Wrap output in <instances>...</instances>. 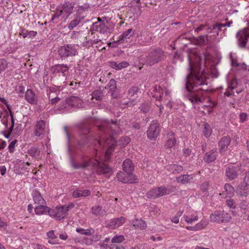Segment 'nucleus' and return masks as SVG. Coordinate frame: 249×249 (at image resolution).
Masks as SVG:
<instances>
[{
  "label": "nucleus",
  "instance_id": "1",
  "mask_svg": "<svg viewBox=\"0 0 249 249\" xmlns=\"http://www.w3.org/2000/svg\"><path fill=\"white\" fill-rule=\"evenodd\" d=\"M190 73L186 76L185 89L187 91L186 97L193 104L203 103L208 87L206 78L201 72L194 71L192 63L189 57Z\"/></svg>",
  "mask_w": 249,
  "mask_h": 249
},
{
  "label": "nucleus",
  "instance_id": "2",
  "mask_svg": "<svg viewBox=\"0 0 249 249\" xmlns=\"http://www.w3.org/2000/svg\"><path fill=\"white\" fill-rule=\"evenodd\" d=\"M71 164L74 169H85L90 166L97 167L96 172L99 175L108 174L112 171L111 168L105 162L101 163L95 159H89L85 156H82L79 164L76 163L71 156Z\"/></svg>",
  "mask_w": 249,
  "mask_h": 249
},
{
  "label": "nucleus",
  "instance_id": "3",
  "mask_svg": "<svg viewBox=\"0 0 249 249\" xmlns=\"http://www.w3.org/2000/svg\"><path fill=\"white\" fill-rule=\"evenodd\" d=\"M100 129L106 134L105 136H102L101 139L95 140V142H97L99 147H102L106 149L105 153V157L107 160L109 158V157L116 146V142L115 139L109 134V132L103 126H101Z\"/></svg>",
  "mask_w": 249,
  "mask_h": 249
},
{
  "label": "nucleus",
  "instance_id": "4",
  "mask_svg": "<svg viewBox=\"0 0 249 249\" xmlns=\"http://www.w3.org/2000/svg\"><path fill=\"white\" fill-rule=\"evenodd\" d=\"M165 58V52L160 48H157L150 51L147 55L141 56L139 61L143 65L151 66L160 62Z\"/></svg>",
  "mask_w": 249,
  "mask_h": 249
},
{
  "label": "nucleus",
  "instance_id": "5",
  "mask_svg": "<svg viewBox=\"0 0 249 249\" xmlns=\"http://www.w3.org/2000/svg\"><path fill=\"white\" fill-rule=\"evenodd\" d=\"M108 19H109L107 17H104L103 19L98 17V21L93 24L92 30L102 34L112 33L113 31V26L112 23L109 22Z\"/></svg>",
  "mask_w": 249,
  "mask_h": 249
},
{
  "label": "nucleus",
  "instance_id": "6",
  "mask_svg": "<svg viewBox=\"0 0 249 249\" xmlns=\"http://www.w3.org/2000/svg\"><path fill=\"white\" fill-rule=\"evenodd\" d=\"M58 53L61 58L75 56L78 54L77 48L74 44H69L60 47Z\"/></svg>",
  "mask_w": 249,
  "mask_h": 249
},
{
  "label": "nucleus",
  "instance_id": "7",
  "mask_svg": "<svg viewBox=\"0 0 249 249\" xmlns=\"http://www.w3.org/2000/svg\"><path fill=\"white\" fill-rule=\"evenodd\" d=\"M211 221L213 222L228 223L231 220L230 214L224 211H217L210 215Z\"/></svg>",
  "mask_w": 249,
  "mask_h": 249
},
{
  "label": "nucleus",
  "instance_id": "8",
  "mask_svg": "<svg viewBox=\"0 0 249 249\" xmlns=\"http://www.w3.org/2000/svg\"><path fill=\"white\" fill-rule=\"evenodd\" d=\"M152 97L156 100L164 101L170 100L169 92L165 88H162L160 86L155 85L153 88Z\"/></svg>",
  "mask_w": 249,
  "mask_h": 249
},
{
  "label": "nucleus",
  "instance_id": "9",
  "mask_svg": "<svg viewBox=\"0 0 249 249\" xmlns=\"http://www.w3.org/2000/svg\"><path fill=\"white\" fill-rule=\"evenodd\" d=\"M117 180L122 183L127 184H134L139 182V179L132 173H125L119 171L116 175Z\"/></svg>",
  "mask_w": 249,
  "mask_h": 249
},
{
  "label": "nucleus",
  "instance_id": "10",
  "mask_svg": "<svg viewBox=\"0 0 249 249\" xmlns=\"http://www.w3.org/2000/svg\"><path fill=\"white\" fill-rule=\"evenodd\" d=\"M160 129L159 121L156 120L152 121L147 130L148 138L151 140H155L159 135Z\"/></svg>",
  "mask_w": 249,
  "mask_h": 249
},
{
  "label": "nucleus",
  "instance_id": "11",
  "mask_svg": "<svg viewBox=\"0 0 249 249\" xmlns=\"http://www.w3.org/2000/svg\"><path fill=\"white\" fill-rule=\"evenodd\" d=\"M74 8L72 2H66L63 5H59L55 9L54 14L53 16H70Z\"/></svg>",
  "mask_w": 249,
  "mask_h": 249
},
{
  "label": "nucleus",
  "instance_id": "12",
  "mask_svg": "<svg viewBox=\"0 0 249 249\" xmlns=\"http://www.w3.org/2000/svg\"><path fill=\"white\" fill-rule=\"evenodd\" d=\"M167 193V189L165 187H156L150 189L146 194V197L149 199H156L165 196Z\"/></svg>",
  "mask_w": 249,
  "mask_h": 249
},
{
  "label": "nucleus",
  "instance_id": "13",
  "mask_svg": "<svg viewBox=\"0 0 249 249\" xmlns=\"http://www.w3.org/2000/svg\"><path fill=\"white\" fill-rule=\"evenodd\" d=\"M83 101L79 97L77 96H71L67 98L64 101L61 102L62 104L61 108H66L69 106L71 107H80L82 105Z\"/></svg>",
  "mask_w": 249,
  "mask_h": 249
},
{
  "label": "nucleus",
  "instance_id": "14",
  "mask_svg": "<svg viewBox=\"0 0 249 249\" xmlns=\"http://www.w3.org/2000/svg\"><path fill=\"white\" fill-rule=\"evenodd\" d=\"M63 206H57L50 209L49 215L51 217L54 218L57 220H60L67 215L66 211L65 210Z\"/></svg>",
  "mask_w": 249,
  "mask_h": 249
},
{
  "label": "nucleus",
  "instance_id": "15",
  "mask_svg": "<svg viewBox=\"0 0 249 249\" xmlns=\"http://www.w3.org/2000/svg\"><path fill=\"white\" fill-rule=\"evenodd\" d=\"M241 168L238 165H231L229 166L225 170L226 179L228 181H231L237 178Z\"/></svg>",
  "mask_w": 249,
  "mask_h": 249
},
{
  "label": "nucleus",
  "instance_id": "16",
  "mask_svg": "<svg viewBox=\"0 0 249 249\" xmlns=\"http://www.w3.org/2000/svg\"><path fill=\"white\" fill-rule=\"evenodd\" d=\"M127 92L130 100L126 104L130 107L135 105L138 98V95L141 93L140 89L137 86H132L128 90Z\"/></svg>",
  "mask_w": 249,
  "mask_h": 249
},
{
  "label": "nucleus",
  "instance_id": "17",
  "mask_svg": "<svg viewBox=\"0 0 249 249\" xmlns=\"http://www.w3.org/2000/svg\"><path fill=\"white\" fill-rule=\"evenodd\" d=\"M231 142L230 137L225 136L222 137L218 142L219 152L221 155H223L227 151L228 147Z\"/></svg>",
  "mask_w": 249,
  "mask_h": 249
},
{
  "label": "nucleus",
  "instance_id": "18",
  "mask_svg": "<svg viewBox=\"0 0 249 249\" xmlns=\"http://www.w3.org/2000/svg\"><path fill=\"white\" fill-rule=\"evenodd\" d=\"M237 43L241 48L245 47L247 40L249 39V33L244 31H239L236 34Z\"/></svg>",
  "mask_w": 249,
  "mask_h": 249
},
{
  "label": "nucleus",
  "instance_id": "19",
  "mask_svg": "<svg viewBox=\"0 0 249 249\" xmlns=\"http://www.w3.org/2000/svg\"><path fill=\"white\" fill-rule=\"evenodd\" d=\"M135 33V31L130 28L124 32L118 38V39L115 41L119 44L126 43L128 42L127 39H130L133 36Z\"/></svg>",
  "mask_w": 249,
  "mask_h": 249
},
{
  "label": "nucleus",
  "instance_id": "20",
  "mask_svg": "<svg viewBox=\"0 0 249 249\" xmlns=\"http://www.w3.org/2000/svg\"><path fill=\"white\" fill-rule=\"evenodd\" d=\"M217 156L218 152L217 149L216 148H213L205 154L203 157V160L205 162L210 163L215 160Z\"/></svg>",
  "mask_w": 249,
  "mask_h": 249
},
{
  "label": "nucleus",
  "instance_id": "21",
  "mask_svg": "<svg viewBox=\"0 0 249 249\" xmlns=\"http://www.w3.org/2000/svg\"><path fill=\"white\" fill-rule=\"evenodd\" d=\"M25 99L31 105H36L38 102V97L31 89H28L25 93Z\"/></svg>",
  "mask_w": 249,
  "mask_h": 249
},
{
  "label": "nucleus",
  "instance_id": "22",
  "mask_svg": "<svg viewBox=\"0 0 249 249\" xmlns=\"http://www.w3.org/2000/svg\"><path fill=\"white\" fill-rule=\"evenodd\" d=\"M46 122L44 120L38 121L35 127L34 134L36 137H40L44 133Z\"/></svg>",
  "mask_w": 249,
  "mask_h": 249
},
{
  "label": "nucleus",
  "instance_id": "23",
  "mask_svg": "<svg viewBox=\"0 0 249 249\" xmlns=\"http://www.w3.org/2000/svg\"><path fill=\"white\" fill-rule=\"evenodd\" d=\"M177 140L175 138V134L173 132H170L168 134L167 140L164 145L165 148L171 150V148L173 147L176 144Z\"/></svg>",
  "mask_w": 249,
  "mask_h": 249
},
{
  "label": "nucleus",
  "instance_id": "24",
  "mask_svg": "<svg viewBox=\"0 0 249 249\" xmlns=\"http://www.w3.org/2000/svg\"><path fill=\"white\" fill-rule=\"evenodd\" d=\"M134 164L129 159L125 160L122 165V168L125 173H133L134 170Z\"/></svg>",
  "mask_w": 249,
  "mask_h": 249
},
{
  "label": "nucleus",
  "instance_id": "25",
  "mask_svg": "<svg viewBox=\"0 0 249 249\" xmlns=\"http://www.w3.org/2000/svg\"><path fill=\"white\" fill-rule=\"evenodd\" d=\"M166 169L173 174H178L183 170V167L178 164H171L166 166Z\"/></svg>",
  "mask_w": 249,
  "mask_h": 249
},
{
  "label": "nucleus",
  "instance_id": "26",
  "mask_svg": "<svg viewBox=\"0 0 249 249\" xmlns=\"http://www.w3.org/2000/svg\"><path fill=\"white\" fill-rule=\"evenodd\" d=\"M91 210L92 213L96 216H103L107 213V211L98 205L93 206Z\"/></svg>",
  "mask_w": 249,
  "mask_h": 249
},
{
  "label": "nucleus",
  "instance_id": "27",
  "mask_svg": "<svg viewBox=\"0 0 249 249\" xmlns=\"http://www.w3.org/2000/svg\"><path fill=\"white\" fill-rule=\"evenodd\" d=\"M109 64V66L111 68L116 70H120L123 68H127L129 65V63L126 61H124L119 63L115 61H110Z\"/></svg>",
  "mask_w": 249,
  "mask_h": 249
},
{
  "label": "nucleus",
  "instance_id": "28",
  "mask_svg": "<svg viewBox=\"0 0 249 249\" xmlns=\"http://www.w3.org/2000/svg\"><path fill=\"white\" fill-rule=\"evenodd\" d=\"M132 224L136 229L141 230H144L147 228L146 222L141 218H136L132 221Z\"/></svg>",
  "mask_w": 249,
  "mask_h": 249
},
{
  "label": "nucleus",
  "instance_id": "29",
  "mask_svg": "<svg viewBox=\"0 0 249 249\" xmlns=\"http://www.w3.org/2000/svg\"><path fill=\"white\" fill-rule=\"evenodd\" d=\"M81 133L82 135H83L85 137H86V138H84V140L82 141H80L78 142V145L79 146V148H81L83 145L87 142V136H86L87 135L89 134L90 133V128L89 127L88 125H84L81 127Z\"/></svg>",
  "mask_w": 249,
  "mask_h": 249
},
{
  "label": "nucleus",
  "instance_id": "30",
  "mask_svg": "<svg viewBox=\"0 0 249 249\" xmlns=\"http://www.w3.org/2000/svg\"><path fill=\"white\" fill-rule=\"evenodd\" d=\"M193 178L191 175L184 174L181 175L176 178V180L178 183L181 184H186L190 182Z\"/></svg>",
  "mask_w": 249,
  "mask_h": 249
},
{
  "label": "nucleus",
  "instance_id": "31",
  "mask_svg": "<svg viewBox=\"0 0 249 249\" xmlns=\"http://www.w3.org/2000/svg\"><path fill=\"white\" fill-rule=\"evenodd\" d=\"M54 72L61 73L63 76L66 75V73L69 71V68L65 64H57L54 66Z\"/></svg>",
  "mask_w": 249,
  "mask_h": 249
},
{
  "label": "nucleus",
  "instance_id": "32",
  "mask_svg": "<svg viewBox=\"0 0 249 249\" xmlns=\"http://www.w3.org/2000/svg\"><path fill=\"white\" fill-rule=\"evenodd\" d=\"M50 209V208L47 206H44L43 204H39V205L35 208V212L37 215L46 214L47 213L49 214Z\"/></svg>",
  "mask_w": 249,
  "mask_h": 249
},
{
  "label": "nucleus",
  "instance_id": "33",
  "mask_svg": "<svg viewBox=\"0 0 249 249\" xmlns=\"http://www.w3.org/2000/svg\"><path fill=\"white\" fill-rule=\"evenodd\" d=\"M221 25H222V23H217L214 25H213V27L211 26H208V28H207V30L208 33H212V31H213V33H217L218 34V32L223 31V32H225V29L224 30L222 29V28L223 27L221 26Z\"/></svg>",
  "mask_w": 249,
  "mask_h": 249
},
{
  "label": "nucleus",
  "instance_id": "34",
  "mask_svg": "<svg viewBox=\"0 0 249 249\" xmlns=\"http://www.w3.org/2000/svg\"><path fill=\"white\" fill-rule=\"evenodd\" d=\"M37 35V32L34 31H29L25 29H22L19 35L22 36L24 38H32Z\"/></svg>",
  "mask_w": 249,
  "mask_h": 249
},
{
  "label": "nucleus",
  "instance_id": "35",
  "mask_svg": "<svg viewBox=\"0 0 249 249\" xmlns=\"http://www.w3.org/2000/svg\"><path fill=\"white\" fill-rule=\"evenodd\" d=\"M33 199L35 202L38 204H44L46 203L45 200L38 191H35L33 194Z\"/></svg>",
  "mask_w": 249,
  "mask_h": 249
},
{
  "label": "nucleus",
  "instance_id": "36",
  "mask_svg": "<svg viewBox=\"0 0 249 249\" xmlns=\"http://www.w3.org/2000/svg\"><path fill=\"white\" fill-rule=\"evenodd\" d=\"M92 99H94L96 101H102L103 100L104 95L103 91H102L101 90H94L92 93Z\"/></svg>",
  "mask_w": 249,
  "mask_h": 249
},
{
  "label": "nucleus",
  "instance_id": "37",
  "mask_svg": "<svg viewBox=\"0 0 249 249\" xmlns=\"http://www.w3.org/2000/svg\"><path fill=\"white\" fill-rule=\"evenodd\" d=\"M107 88L109 89V91L111 92L112 96H114V92L117 89L116 82L115 79H111L107 84Z\"/></svg>",
  "mask_w": 249,
  "mask_h": 249
},
{
  "label": "nucleus",
  "instance_id": "38",
  "mask_svg": "<svg viewBox=\"0 0 249 249\" xmlns=\"http://www.w3.org/2000/svg\"><path fill=\"white\" fill-rule=\"evenodd\" d=\"M246 187L243 184L239 186L237 189L236 193L242 197H246L249 195L248 192L246 191Z\"/></svg>",
  "mask_w": 249,
  "mask_h": 249
},
{
  "label": "nucleus",
  "instance_id": "39",
  "mask_svg": "<svg viewBox=\"0 0 249 249\" xmlns=\"http://www.w3.org/2000/svg\"><path fill=\"white\" fill-rule=\"evenodd\" d=\"M212 132V128L209 124L208 123H205L204 124V127L203 129V133L204 136L208 138H209Z\"/></svg>",
  "mask_w": 249,
  "mask_h": 249
},
{
  "label": "nucleus",
  "instance_id": "40",
  "mask_svg": "<svg viewBox=\"0 0 249 249\" xmlns=\"http://www.w3.org/2000/svg\"><path fill=\"white\" fill-rule=\"evenodd\" d=\"M224 189L227 194V196H225L226 198L227 196L230 197V196L233 195L234 192V188L230 184L228 183L225 184Z\"/></svg>",
  "mask_w": 249,
  "mask_h": 249
},
{
  "label": "nucleus",
  "instance_id": "41",
  "mask_svg": "<svg viewBox=\"0 0 249 249\" xmlns=\"http://www.w3.org/2000/svg\"><path fill=\"white\" fill-rule=\"evenodd\" d=\"M151 108V104L149 102H144L142 103L139 108L141 109V111L143 113H148Z\"/></svg>",
  "mask_w": 249,
  "mask_h": 249
},
{
  "label": "nucleus",
  "instance_id": "42",
  "mask_svg": "<svg viewBox=\"0 0 249 249\" xmlns=\"http://www.w3.org/2000/svg\"><path fill=\"white\" fill-rule=\"evenodd\" d=\"M89 8V4L84 3L83 5H79L76 7V9L79 14H83L85 11H88Z\"/></svg>",
  "mask_w": 249,
  "mask_h": 249
},
{
  "label": "nucleus",
  "instance_id": "43",
  "mask_svg": "<svg viewBox=\"0 0 249 249\" xmlns=\"http://www.w3.org/2000/svg\"><path fill=\"white\" fill-rule=\"evenodd\" d=\"M113 220H114L116 227L118 228L125 223L126 219L124 216H121L120 217L115 218Z\"/></svg>",
  "mask_w": 249,
  "mask_h": 249
},
{
  "label": "nucleus",
  "instance_id": "44",
  "mask_svg": "<svg viewBox=\"0 0 249 249\" xmlns=\"http://www.w3.org/2000/svg\"><path fill=\"white\" fill-rule=\"evenodd\" d=\"M229 198H227L226 200V203L227 206L230 208L231 209H235L236 208V202L234 200L231 198L229 197Z\"/></svg>",
  "mask_w": 249,
  "mask_h": 249
},
{
  "label": "nucleus",
  "instance_id": "45",
  "mask_svg": "<svg viewBox=\"0 0 249 249\" xmlns=\"http://www.w3.org/2000/svg\"><path fill=\"white\" fill-rule=\"evenodd\" d=\"M125 238L122 235H115L111 239V242L112 243H121L124 241Z\"/></svg>",
  "mask_w": 249,
  "mask_h": 249
},
{
  "label": "nucleus",
  "instance_id": "46",
  "mask_svg": "<svg viewBox=\"0 0 249 249\" xmlns=\"http://www.w3.org/2000/svg\"><path fill=\"white\" fill-rule=\"evenodd\" d=\"M238 85V83L236 78H233L228 85L229 89L233 90L235 89Z\"/></svg>",
  "mask_w": 249,
  "mask_h": 249
},
{
  "label": "nucleus",
  "instance_id": "47",
  "mask_svg": "<svg viewBox=\"0 0 249 249\" xmlns=\"http://www.w3.org/2000/svg\"><path fill=\"white\" fill-rule=\"evenodd\" d=\"M208 224L206 220H202L200 222L196 224V230H200L204 228Z\"/></svg>",
  "mask_w": 249,
  "mask_h": 249
},
{
  "label": "nucleus",
  "instance_id": "48",
  "mask_svg": "<svg viewBox=\"0 0 249 249\" xmlns=\"http://www.w3.org/2000/svg\"><path fill=\"white\" fill-rule=\"evenodd\" d=\"M76 231L77 232H78L82 235H91L90 231L89 229L84 230V229L80 228H77L76 229Z\"/></svg>",
  "mask_w": 249,
  "mask_h": 249
},
{
  "label": "nucleus",
  "instance_id": "49",
  "mask_svg": "<svg viewBox=\"0 0 249 249\" xmlns=\"http://www.w3.org/2000/svg\"><path fill=\"white\" fill-rule=\"evenodd\" d=\"M52 97V98H51V95L49 94V97H48L49 99V103L50 104H51L52 105H54L56 103H58L59 102V101H60V98L59 97H58V96H56L54 98L53 97Z\"/></svg>",
  "mask_w": 249,
  "mask_h": 249
},
{
  "label": "nucleus",
  "instance_id": "50",
  "mask_svg": "<svg viewBox=\"0 0 249 249\" xmlns=\"http://www.w3.org/2000/svg\"><path fill=\"white\" fill-rule=\"evenodd\" d=\"M7 107L8 108L9 111V114L11 118V129H13L15 125V120H14V113L12 111L10 106L9 105H7Z\"/></svg>",
  "mask_w": 249,
  "mask_h": 249
},
{
  "label": "nucleus",
  "instance_id": "51",
  "mask_svg": "<svg viewBox=\"0 0 249 249\" xmlns=\"http://www.w3.org/2000/svg\"><path fill=\"white\" fill-rule=\"evenodd\" d=\"M7 62L4 59H0V73L5 70L7 67Z\"/></svg>",
  "mask_w": 249,
  "mask_h": 249
},
{
  "label": "nucleus",
  "instance_id": "52",
  "mask_svg": "<svg viewBox=\"0 0 249 249\" xmlns=\"http://www.w3.org/2000/svg\"><path fill=\"white\" fill-rule=\"evenodd\" d=\"M249 204V201L247 199H242L241 200V202L240 203L239 206L241 209L243 210H246L248 207Z\"/></svg>",
  "mask_w": 249,
  "mask_h": 249
},
{
  "label": "nucleus",
  "instance_id": "53",
  "mask_svg": "<svg viewBox=\"0 0 249 249\" xmlns=\"http://www.w3.org/2000/svg\"><path fill=\"white\" fill-rule=\"evenodd\" d=\"M37 153V149L36 147H31L28 150L29 155L33 157H35L39 154V153Z\"/></svg>",
  "mask_w": 249,
  "mask_h": 249
},
{
  "label": "nucleus",
  "instance_id": "54",
  "mask_svg": "<svg viewBox=\"0 0 249 249\" xmlns=\"http://www.w3.org/2000/svg\"><path fill=\"white\" fill-rule=\"evenodd\" d=\"M208 188H209V182L207 181H205L203 182L200 186V189L201 190L204 192L205 193V195H206L208 191Z\"/></svg>",
  "mask_w": 249,
  "mask_h": 249
},
{
  "label": "nucleus",
  "instance_id": "55",
  "mask_svg": "<svg viewBox=\"0 0 249 249\" xmlns=\"http://www.w3.org/2000/svg\"><path fill=\"white\" fill-rule=\"evenodd\" d=\"M18 140L15 139L13 140L9 145L8 149L9 151L11 153H13L15 150V145L17 143Z\"/></svg>",
  "mask_w": 249,
  "mask_h": 249
},
{
  "label": "nucleus",
  "instance_id": "56",
  "mask_svg": "<svg viewBox=\"0 0 249 249\" xmlns=\"http://www.w3.org/2000/svg\"><path fill=\"white\" fill-rule=\"evenodd\" d=\"M106 226L107 228L114 229L116 228V226L115 225L114 220L113 219H112L109 221H107L106 222Z\"/></svg>",
  "mask_w": 249,
  "mask_h": 249
},
{
  "label": "nucleus",
  "instance_id": "57",
  "mask_svg": "<svg viewBox=\"0 0 249 249\" xmlns=\"http://www.w3.org/2000/svg\"><path fill=\"white\" fill-rule=\"evenodd\" d=\"M80 20L77 19L72 20L69 24L68 27L70 29H72L76 27L79 23Z\"/></svg>",
  "mask_w": 249,
  "mask_h": 249
},
{
  "label": "nucleus",
  "instance_id": "58",
  "mask_svg": "<svg viewBox=\"0 0 249 249\" xmlns=\"http://www.w3.org/2000/svg\"><path fill=\"white\" fill-rule=\"evenodd\" d=\"M16 90L18 92V93H20V94L19 95V97H21L23 96V94L25 90V88L23 86H19L17 88Z\"/></svg>",
  "mask_w": 249,
  "mask_h": 249
},
{
  "label": "nucleus",
  "instance_id": "59",
  "mask_svg": "<svg viewBox=\"0 0 249 249\" xmlns=\"http://www.w3.org/2000/svg\"><path fill=\"white\" fill-rule=\"evenodd\" d=\"M243 185H245V187L249 186V171L246 173L244 177Z\"/></svg>",
  "mask_w": 249,
  "mask_h": 249
},
{
  "label": "nucleus",
  "instance_id": "60",
  "mask_svg": "<svg viewBox=\"0 0 249 249\" xmlns=\"http://www.w3.org/2000/svg\"><path fill=\"white\" fill-rule=\"evenodd\" d=\"M192 150L189 148H184L183 149V155L184 157H187L191 155Z\"/></svg>",
  "mask_w": 249,
  "mask_h": 249
},
{
  "label": "nucleus",
  "instance_id": "61",
  "mask_svg": "<svg viewBox=\"0 0 249 249\" xmlns=\"http://www.w3.org/2000/svg\"><path fill=\"white\" fill-rule=\"evenodd\" d=\"M130 249H149L148 248V246H147L146 244H139L138 245H137L134 247L131 248Z\"/></svg>",
  "mask_w": 249,
  "mask_h": 249
},
{
  "label": "nucleus",
  "instance_id": "62",
  "mask_svg": "<svg viewBox=\"0 0 249 249\" xmlns=\"http://www.w3.org/2000/svg\"><path fill=\"white\" fill-rule=\"evenodd\" d=\"M225 96L227 97H230L232 95H234V92L233 90H231L229 89V87L226 89L225 92L224 93Z\"/></svg>",
  "mask_w": 249,
  "mask_h": 249
},
{
  "label": "nucleus",
  "instance_id": "63",
  "mask_svg": "<svg viewBox=\"0 0 249 249\" xmlns=\"http://www.w3.org/2000/svg\"><path fill=\"white\" fill-rule=\"evenodd\" d=\"M81 83L78 82H71L70 86H71L72 89H77L79 88Z\"/></svg>",
  "mask_w": 249,
  "mask_h": 249
},
{
  "label": "nucleus",
  "instance_id": "64",
  "mask_svg": "<svg viewBox=\"0 0 249 249\" xmlns=\"http://www.w3.org/2000/svg\"><path fill=\"white\" fill-rule=\"evenodd\" d=\"M47 235L50 239H56L57 238V236L55 235L53 230L47 232Z\"/></svg>",
  "mask_w": 249,
  "mask_h": 249
}]
</instances>
